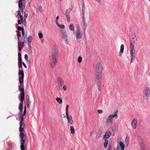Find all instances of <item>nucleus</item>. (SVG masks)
I'll use <instances>...</instances> for the list:
<instances>
[{"label": "nucleus", "instance_id": "nucleus-32", "mask_svg": "<svg viewBox=\"0 0 150 150\" xmlns=\"http://www.w3.org/2000/svg\"><path fill=\"white\" fill-rule=\"evenodd\" d=\"M18 75H21V74H24V72L23 70L22 69H19L18 70Z\"/></svg>", "mask_w": 150, "mask_h": 150}, {"label": "nucleus", "instance_id": "nucleus-47", "mask_svg": "<svg viewBox=\"0 0 150 150\" xmlns=\"http://www.w3.org/2000/svg\"><path fill=\"white\" fill-rule=\"evenodd\" d=\"M26 101H29V96L28 95H27L26 96Z\"/></svg>", "mask_w": 150, "mask_h": 150}, {"label": "nucleus", "instance_id": "nucleus-27", "mask_svg": "<svg viewBox=\"0 0 150 150\" xmlns=\"http://www.w3.org/2000/svg\"><path fill=\"white\" fill-rule=\"evenodd\" d=\"M133 37L132 38V42L134 43L137 40V38L136 37V36L134 35H133Z\"/></svg>", "mask_w": 150, "mask_h": 150}, {"label": "nucleus", "instance_id": "nucleus-57", "mask_svg": "<svg viewBox=\"0 0 150 150\" xmlns=\"http://www.w3.org/2000/svg\"><path fill=\"white\" fill-rule=\"evenodd\" d=\"M24 57H25V59L26 60H28V55L27 54H26L25 55Z\"/></svg>", "mask_w": 150, "mask_h": 150}, {"label": "nucleus", "instance_id": "nucleus-6", "mask_svg": "<svg viewBox=\"0 0 150 150\" xmlns=\"http://www.w3.org/2000/svg\"><path fill=\"white\" fill-rule=\"evenodd\" d=\"M73 8V7L71 6V8L67 9L65 12V15L67 18V21L68 22H69L70 21V12L72 10Z\"/></svg>", "mask_w": 150, "mask_h": 150}, {"label": "nucleus", "instance_id": "nucleus-4", "mask_svg": "<svg viewBox=\"0 0 150 150\" xmlns=\"http://www.w3.org/2000/svg\"><path fill=\"white\" fill-rule=\"evenodd\" d=\"M117 110H115L113 114L110 115L107 118L106 122L107 123L110 124L113 121V119L115 118V119L117 118Z\"/></svg>", "mask_w": 150, "mask_h": 150}, {"label": "nucleus", "instance_id": "nucleus-49", "mask_svg": "<svg viewBox=\"0 0 150 150\" xmlns=\"http://www.w3.org/2000/svg\"><path fill=\"white\" fill-rule=\"evenodd\" d=\"M22 63H18V67L19 68H22Z\"/></svg>", "mask_w": 150, "mask_h": 150}, {"label": "nucleus", "instance_id": "nucleus-22", "mask_svg": "<svg viewBox=\"0 0 150 150\" xmlns=\"http://www.w3.org/2000/svg\"><path fill=\"white\" fill-rule=\"evenodd\" d=\"M124 45L122 44H121V45L120 51L119 52V54L120 55H121L123 53V52H124Z\"/></svg>", "mask_w": 150, "mask_h": 150}, {"label": "nucleus", "instance_id": "nucleus-9", "mask_svg": "<svg viewBox=\"0 0 150 150\" xmlns=\"http://www.w3.org/2000/svg\"><path fill=\"white\" fill-rule=\"evenodd\" d=\"M112 126L111 127L112 129V131L114 133L112 134V135L114 136L115 134V132H116L118 129V125L116 123H114L112 124Z\"/></svg>", "mask_w": 150, "mask_h": 150}, {"label": "nucleus", "instance_id": "nucleus-21", "mask_svg": "<svg viewBox=\"0 0 150 150\" xmlns=\"http://www.w3.org/2000/svg\"><path fill=\"white\" fill-rule=\"evenodd\" d=\"M138 142L140 144L142 150H143L144 147V142L142 139L141 140H140Z\"/></svg>", "mask_w": 150, "mask_h": 150}, {"label": "nucleus", "instance_id": "nucleus-42", "mask_svg": "<svg viewBox=\"0 0 150 150\" xmlns=\"http://www.w3.org/2000/svg\"><path fill=\"white\" fill-rule=\"evenodd\" d=\"M39 37L40 38H41L43 37V35L41 33H38Z\"/></svg>", "mask_w": 150, "mask_h": 150}, {"label": "nucleus", "instance_id": "nucleus-64", "mask_svg": "<svg viewBox=\"0 0 150 150\" xmlns=\"http://www.w3.org/2000/svg\"><path fill=\"white\" fill-rule=\"evenodd\" d=\"M22 48L23 47H19V48H18V51L19 52L21 51Z\"/></svg>", "mask_w": 150, "mask_h": 150}, {"label": "nucleus", "instance_id": "nucleus-51", "mask_svg": "<svg viewBox=\"0 0 150 150\" xmlns=\"http://www.w3.org/2000/svg\"><path fill=\"white\" fill-rule=\"evenodd\" d=\"M98 112L99 114H101L102 113L103 111L101 110H98Z\"/></svg>", "mask_w": 150, "mask_h": 150}, {"label": "nucleus", "instance_id": "nucleus-8", "mask_svg": "<svg viewBox=\"0 0 150 150\" xmlns=\"http://www.w3.org/2000/svg\"><path fill=\"white\" fill-rule=\"evenodd\" d=\"M62 38L64 39V40L66 41V44H68L69 41L68 40V37L67 35V34L66 33L65 31L64 30H62Z\"/></svg>", "mask_w": 150, "mask_h": 150}, {"label": "nucleus", "instance_id": "nucleus-34", "mask_svg": "<svg viewBox=\"0 0 150 150\" xmlns=\"http://www.w3.org/2000/svg\"><path fill=\"white\" fill-rule=\"evenodd\" d=\"M21 15V13L19 11H17L16 12V17H17L18 16H20Z\"/></svg>", "mask_w": 150, "mask_h": 150}, {"label": "nucleus", "instance_id": "nucleus-13", "mask_svg": "<svg viewBox=\"0 0 150 150\" xmlns=\"http://www.w3.org/2000/svg\"><path fill=\"white\" fill-rule=\"evenodd\" d=\"M137 119H134L131 122V125L133 129H136L137 127Z\"/></svg>", "mask_w": 150, "mask_h": 150}, {"label": "nucleus", "instance_id": "nucleus-63", "mask_svg": "<svg viewBox=\"0 0 150 150\" xmlns=\"http://www.w3.org/2000/svg\"><path fill=\"white\" fill-rule=\"evenodd\" d=\"M82 8H85L84 1H83L82 2Z\"/></svg>", "mask_w": 150, "mask_h": 150}, {"label": "nucleus", "instance_id": "nucleus-52", "mask_svg": "<svg viewBox=\"0 0 150 150\" xmlns=\"http://www.w3.org/2000/svg\"><path fill=\"white\" fill-rule=\"evenodd\" d=\"M23 21H21V20H19H19H18V24H21V23H22Z\"/></svg>", "mask_w": 150, "mask_h": 150}, {"label": "nucleus", "instance_id": "nucleus-54", "mask_svg": "<svg viewBox=\"0 0 150 150\" xmlns=\"http://www.w3.org/2000/svg\"><path fill=\"white\" fill-rule=\"evenodd\" d=\"M30 102L29 101H27V106L28 107V108H29L30 107Z\"/></svg>", "mask_w": 150, "mask_h": 150}, {"label": "nucleus", "instance_id": "nucleus-26", "mask_svg": "<svg viewBox=\"0 0 150 150\" xmlns=\"http://www.w3.org/2000/svg\"><path fill=\"white\" fill-rule=\"evenodd\" d=\"M16 32H17V35L18 40H20L19 37L21 36V33L18 31H16Z\"/></svg>", "mask_w": 150, "mask_h": 150}, {"label": "nucleus", "instance_id": "nucleus-60", "mask_svg": "<svg viewBox=\"0 0 150 150\" xmlns=\"http://www.w3.org/2000/svg\"><path fill=\"white\" fill-rule=\"evenodd\" d=\"M18 58H21V55L20 52H18Z\"/></svg>", "mask_w": 150, "mask_h": 150}, {"label": "nucleus", "instance_id": "nucleus-59", "mask_svg": "<svg viewBox=\"0 0 150 150\" xmlns=\"http://www.w3.org/2000/svg\"><path fill=\"white\" fill-rule=\"evenodd\" d=\"M105 139V142H104V143H105V144H108V140L107 139Z\"/></svg>", "mask_w": 150, "mask_h": 150}, {"label": "nucleus", "instance_id": "nucleus-30", "mask_svg": "<svg viewBox=\"0 0 150 150\" xmlns=\"http://www.w3.org/2000/svg\"><path fill=\"white\" fill-rule=\"evenodd\" d=\"M56 100L60 104H61L62 103V100L60 98H57L56 99Z\"/></svg>", "mask_w": 150, "mask_h": 150}, {"label": "nucleus", "instance_id": "nucleus-45", "mask_svg": "<svg viewBox=\"0 0 150 150\" xmlns=\"http://www.w3.org/2000/svg\"><path fill=\"white\" fill-rule=\"evenodd\" d=\"M85 8H82V16H85Z\"/></svg>", "mask_w": 150, "mask_h": 150}, {"label": "nucleus", "instance_id": "nucleus-48", "mask_svg": "<svg viewBox=\"0 0 150 150\" xmlns=\"http://www.w3.org/2000/svg\"><path fill=\"white\" fill-rule=\"evenodd\" d=\"M59 17L58 16H57L56 17V21L55 22H56V24H58V20L59 19Z\"/></svg>", "mask_w": 150, "mask_h": 150}, {"label": "nucleus", "instance_id": "nucleus-5", "mask_svg": "<svg viewBox=\"0 0 150 150\" xmlns=\"http://www.w3.org/2000/svg\"><path fill=\"white\" fill-rule=\"evenodd\" d=\"M142 96L144 99H148L150 95V90L149 87H146L145 88L142 93Z\"/></svg>", "mask_w": 150, "mask_h": 150}, {"label": "nucleus", "instance_id": "nucleus-44", "mask_svg": "<svg viewBox=\"0 0 150 150\" xmlns=\"http://www.w3.org/2000/svg\"><path fill=\"white\" fill-rule=\"evenodd\" d=\"M76 30H81L80 28L79 25L77 24L76 25Z\"/></svg>", "mask_w": 150, "mask_h": 150}, {"label": "nucleus", "instance_id": "nucleus-29", "mask_svg": "<svg viewBox=\"0 0 150 150\" xmlns=\"http://www.w3.org/2000/svg\"><path fill=\"white\" fill-rule=\"evenodd\" d=\"M22 2L21 0L18 1V7L19 8H22Z\"/></svg>", "mask_w": 150, "mask_h": 150}, {"label": "nucleus", "instance_id": "nucleus-14", "mask_svg": "<svg viewBox=\"0 0 150 150\" xmlns=\"http://www.w3.org/2000/svg\"><path fill=\"white\" fill-rule=\"evenodd\" d=\"M23 83H20L19 85V90L21 93H25Z\"/></svg>", "mask_w": 150, "mask_h": 150}, {"label": "nucleus", "instance_id": "nucleus-37", "mask_svg": "<svg viewBox=\"0 0 150 150\" xmlns=\"http://www.w3.org/2000/svg\"><path fill=\"white\" fill-rule=\"evenodd\" d=\"M24 29H23L22 30V35L23 36L24 38H26V37H27V36L26 34H24Z\"/></svg>", "mask_w": 150, "mask_h": 150}, {"label": "nucleus", "instance_id": "nucleus-25", "mask_svg": "<svg viewBox=\"0 0 150 150\" xmlns=\"http://www.w3.org/2000/svg\"><path fill=\"white\" fill-rule=\"evenodd\" d=\"M70 130L72 134H74L75 133V131L74 127L73 126H71L70 127Z\"/></svg>", "mask_w": 150, "mask_h": 150}, {"label": "nucleus", "instance_id": "nucleus-1", "mask_svg": "<svg viewBox=\"0 0 150 150\" xmlns=\"http://www.w3.org/2000/svg\"><path fill=\"white\" fill-rule=\"evenodd\" d=\"M19 125V131L20 132V133L19 136L21 139L20 141L21 144V150H25L26 146V144L25 143L26 136L23 132L25 127V125L23 121H20Z\"/></svg>", "mask_w": 150, "mask_h": 150}, {"label": "nucleus", "instance_id": "nucleus-50", "mask_svg": "<svg viewBox=\"0 0 150 150\" xmlns=\"http://www.w3.org/2000/svg\"><path fill=\"white\" fill-rule=\"evenodd\" d=\"M26 109L25 106L23 113V115L25 116V115L26 114Z\"/></svg>", "mask_w": 150, "mask_h": 150}, {"label": "nucleus", "instance_id": "nucleus-17", "mask_svg": "<svg viewBox=\"0 0 150 150\" xmlns=\"http://www.w3.org/2000/svg\"><path fill=\"white\" fill-rule=\"evenodd\" d=\"M19 76V83H23V79L24 77V74L18 75Z\"/></svg>", "mask_w": 150, "mask_h": 150}, {"label": "nucleus", "instance_id": "nucleus-20", "mask_svg": "<svg viewBox=\"0 0 150 150\" xmlns=\"http://www.w3.org/2000/svg\"><path fill=\"white\" fill-rule=\"evenodd\" d=\"M101 71H97L96 79L97 81L100 80L101 79Z\"/></svg>", "mask_w": 150, "mask_h": 150}, {"label": "nucleus", "instance_id": "nucleus-33", "mask_svg": "<svg viewBox=\"0 0 150 150\" xmlns=\"http://www.w3.org/2000/svg\"><path fill=\"white\" fill-rule=\"evenodd\" d=\"M119 144H120V146L121 148L125 147V145L122 142H119Z\"/></svg>", "mask_w": 150, "mask_h": 150}, {"label": "nucleus", "instance_id": "nucleus-18", "mask_svg": "<svg viewBox=\"0 0 150 150\" xmlns=\"http://www.w3.org/2000/svg\"><path fill=\"white\" fill-rule=\"evenodd\" d=\"M24 115H23V112H19L18 113V118L19 120H20V121H23V117Z\"/></svg>", "mask_w": 150, "mask_h": 150}, {"label": "nucleus", "instance_id": "nucleus-55", "mask_svg": "<svg viewBox=\"0 0 150 150\" xmlns=\"http://www.w3.org/2000/svg\"><path fill=\"white\" fill-rule=\"evenodd\" d=\"M142 139V137L140 136H139L137 137V139L138 141Z\"/></svg>", "mask_w": 150, "mask_h": 150}, {"label": "nucleus", "instance_id": "nucleus-53", "mask_svg": "<svg viewBox=\"0 0 150 150\" xmlns=\"http://www.w3.org/2000/svg\"><path fill=\"white\" fill-rule=\"evenodd\" d=\"M112 148L110 145L108 146L106 150H111Z\"/></svg>", "mask_w": 150, "mask_h": 150}, {"label": "nucleus", "instance_id": "nucleus-39", "mask_svg": "<svg viewBox=\"0 0 150 150\" xmlns=\"http://www.w3.org/2000/svg\"><path fill=\"white\" fill-rule=\"evenodd\" d=\"M82 58L81 56H79L78 58V61L80 63L82 62Z\"/></svg>", "mask_w": 150, "mask_h": 150}, {"label": "nucleus", "instance_id": "nucleus-38", "mask_svg": "<svg viewBox=\"0 0 150 150\" xmlns=\"http://www.w3.org/2000/svg\"><path fill=\"white\" fill-rule=\"evenodd\" d=\"M22 45H21V42L20 40H18V48L19 47H22Z\"/></svg>", "mask_w": 150, "mask_h": 150}, {"label": "nucleus", "instance_id": "nucleus-61", "mask_svg": "<svg viewBox=\"0 0 150 150\" xmlns=\"http://www.w3.org/2000/svg\"><path fill=\"white\" fill-rule=\"evenodd\" d=\"M22 64H23V66L25 68H26L27 66H26V65L25 64V63L24 62H23Z\"/></svg>", "mask_w": 150, "mask_h": 150}, {"label": "nucleus", "instance_id": "nucleus-41", "mask_svg": "<svg viewBox=\"0 0 150 150\" xmlns=\"http://www.w3.org/2000/svg\"><path fill=\"white\" fill-rule=\"evenodd\" d=\"M23 29H24L23 27H21V26H19L18 27V30H17V31H19L20 30H21L22 31V30Z\"/></svg>", "mask_w": 150, "mask_h": 150}, {"label": "nucleus", "instance_id": "nucleus-11", "mask_svg": "<svg viewBox=\"0 0 150 150\" xmlns=\"http://www.w3.org/2000/svg\"><path fill=\"white\" fill-rule=\"evenodd\" d=\"M76 39H79L81 38L83 35L82 32L81 30H76L75 32Z\"/></svg>", "mask_w": 150, "mask_h": 150}, {"label": "nucleus", "instance_id": "nucleus-35", "mask_svg": "<svg viewBox=\"0 0 150 150\" xmlns=\"http://www.w3.org/2000/svg\"><path fill=\"white\" fill-rule=\"evenodd\" d=\"M68 108L69 105H67L66 107V115L68 114Z\"/></svg>", "mask_w": 150, "mask_h": 150}, {"label": "nucleus", "instance_id": "nucleus-40", "mask_svg": "<svg viewBox=\"0 0 150 150\" xmlns=\"http://www.w3.org/2000/svg\"><path fill=\"white\" fill-rule=\"evenodd\" d=\"M57 26H58L60 28L63 29L64 28V25H59L58 23V24H57Z\"/></svg>", "mask_w": 150, "mask_h": 150}, {"label": "nucleus", "instance_id": "nucleus-15", "mask_svg": "<svg viewBox=\"0 0 150 150\" xmlns=\"http://www.w3.org/2000/svg\"><path fill=\"white\" fill-rule=\"evenodd\" d=\"M25 93H20L19 95V99L21 102L23 103L24 99Z\"/></svg>", "mask_w": 150, "mask_h": 150}, {"label": "nucleus", "instance_id": "nucleus-28", "mask_svg": "<svg viewBox=\"0 0 150 150\" xmlns=\"http://www.w3.org/2000/svg\"><path fill=\"white\" fill-rule=\"evenodd\" d=\"M69 28L70 30L73 31L74 30V24H71L69 26Z\"/></svg>", "mask_w": 150, "mask_h": 150}, {"label": "nucleus", "instance_id": "nucleus-7", "mask_svg": "<svg viewBox=\"0 0 150 150\" xmlns=\"http://www.w3.org/2000/svg\"><path fill=\"white\" fill-rule=\"evenodd\" d=\"M130 54L131 56L130 63H131L134 60L135 57V51L134 49H130Z\"/></svg>", "mask_w": 150, "mask_h": 150}, {"label": "nucleus", "instance_id": "nucleus-56", "mask_svg": "<svg viewBox=\"0 0 150 150\" xmlns=\"http://www.w3.org/2000/svg\"><path fill=\"white\" fill-rule=\"evenodd\" d=\"M18 63H22L21 58H18Z\"/></svg>", "mask_w": 150, "mask_h": 150}, {"label": "nucleus", "instance_id": "nucleus-36", "mask_svg": "<svg viewBox=\"0 0 150 150\" xmlns=\"http://www.w3.org/2000/svg\"><path fill=\"white\" fill-rule=\"evenodd\" d=\"M28 49L29 50H30V52L31 53L32 52V49L31 45V44H28Z\"/></svg>", "mask_w": 150, "mask_h": 150}, {"label": "nucleus", "instance_id": "nucleus-31", "mask_svg": "<svg viewBox=\"0 0 150 150\" xmlns=\"http://www.w3.org/2000/svg\"><path fill=\"white\" fill-rule=\"evenodd\" d=\"M134 43L131 42L130 49H134Z\"/></svg>", "mask_w": 150, "mask_h": 150}, {"label": "nucleus", "instance_id": "nucleus-43", "mask_svg": "<svg viewBox=\"0 0 150 150\" xmlns=\"http://www.w3.org/2000/svg\"><path fill=\"white\" fill-rule=\"evenodd\" d=\"M39 10L40 13H42V8L41 6H39Z\"/></svg>", "mask_w": 150, "mask_h": 150}, {"label": "nucleus", "instance_id": "nucleus-10", "mask_svg": "<svg viewBox=\"0 0 150 150\" xmlns=\"http://www.w3.org/2000/svg\"><path fill=\"white\" fill-rule=\"evenodd\" d=\"M67 118L68 120V125L69 126V124L73 125L74 123V121L72 116L69 115V114L66 115Z\"/></svg>", "mask_w": 150, "mask_h": 150}, {"label": "nucleus", "instance_id": "nucleus-3", "mask_svg": "<svg viewBox=\"0 0 150 150\" xmlns=\"http://www.w3.org/2000/svg\"><path fill=\"white\" fill-rule=\"evenodd\" d=\"M57 83L59 89L62 90L63 88L64 91L66 90L67 87L64 85V81L62 78L58 77L57 79Z\"/></svg>", "mask_w": 150, "mask_h": 150}, {"label": "nucleus", "instance_id": "nucleus-16", "mask_svg": "<svg viewBox=\"0 0 150 150\" xmlns=\"http://www.w3.org/2000/svg\"><path fill=\"white\" fill-rule=\"evenodd\" d=\"M111 133L110 131H107L106 132L104 136V139H108L111 136Z\"/></svg>", "mask_w": 150, "mask_h": 150}, {"label": "nucleus", "instance_id": "nucleus-62", "mask_svg": "<svg viewBox=\"0 0 150 150\" xmlns=\"http://www.w3.org/2000/svg\"><path fill=\"white\" fill-rule=\"evenodd\" d=\"M20 16V18L21 20V21H23V16H21V15H20V16Z\"/></svg>", "mask_w": 150, "mask_h": 150}, {"label": "nucleus", "instance_id": "nucleus-2", "mask_svg": "<svg viewBox=\"0 0 150 150\" xmlns=\"http://www.w3.org/2000/svg\"><path fill=\"white\" fill-rule=\"evenodd\" d=\"M58 53V47L57 45H54L52 50L51 56L50 57L51 61L50 66L52 69L55 67L56 64L58 61L59 57Z\"/></svg>", "mask_w": 150, "mask_h": 150}, {"label": "nucleus", "instance_id": "nucleus-23", "mask_svg": "<svg viewBox=\"0 0 150 150\" xmlns=\"http://www.w3.org/2000/svg\"><path fill=\"white\" fill-rule=\"evenodd\" d=\"M18 109L20 110V112H23V103L21 102L19 104Z\"/></svg>", "mask_w": 150, "mask_h": 150}, {"label": "nucleus", "instance_id": "nucleus-58", "mask_svg": "<svg viewBox=\"0 0 150 150\" xmlns=\"http://www.w3.org/2000/svg\"><path fill=\"white\" fill-rule=\"evenodd\" d=\"M24 15L25 18H27V17L28 16V14L26 13L25 12L24 13Z\"/></svg>", "mask_w": 150, "mask_h": 150}, {"label": "nucleus", "instance_id": "nucleus-46", "mask_svg": "<svg viewBox=\"0 0 150 150\" xmlns=\"http://www.w3.org/2000/svg\"><path fill=\"white\" fill-rule=\"evenodd\" d=\"M97 86H98V87H99L101 86V84L100 82V80L98 81Z\"/></svg>", "mask_w": 150, "mask_h": 150}, {"label": "nucleus", "instance_id": "nucleus-19", "mask_svg": "<svg viewBox=\"0 0 150 150\" xmlns=\"http://www.w3.org/2000/svg\"><path fill=\"white\" fill-rule=\"evenodd\" d=\"M83 18V24L84 26V30L85 31L86 30V26H87V23L86 22V18L85 17V16H82Z\"/></svg>", "mask_w": 150, "mask_h": 150}, {"label": "nucleus", "instance_id": "nucleus-12", "mask_svg": "<svg viewBox=\"0 0 150 150\" xmlns=\"http://www.w3.org/2000/svg\"><path fill=\"white\" fill-rule=\"evenodd\" d=\"M96 69L97 71H101L103 69L102 65L100 63L98 62H96Z\"/></svg>", "mask_w": 150, "mask_h": 150}, {"label": "nucleus", "instance_id": "nucleus-24", "mask_svg": "<svg viewBox=\"0 0 150 150\" xmlns=\"http://www.w3.org/2000/svg\"><path fill=\"white\" fill-rule=\"evenodd\" d=\"M32 38L31 36H29L28 37L27 39V41L28 43V44H31V43L32 42Z\"/></svg>", "mask_w": 150, "mask_h": 150}]
</instances>
